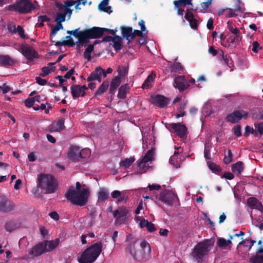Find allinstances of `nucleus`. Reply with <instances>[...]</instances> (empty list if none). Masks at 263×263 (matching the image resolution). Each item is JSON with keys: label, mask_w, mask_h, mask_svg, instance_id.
I'll list each match as a JSON object with an SVG mask.
<instances>
[{"label": "nucleus", "mask_w": 263, "mask_h": 263, "mask_svg": "<svg viewBox=\"0 0 263 263\" xmlns=\"http://www.w3.org/2000/svg\"><path fill=\"white\" fill-rule=\"evenodd\" d=\"M109 0H103L98 6V9L100 11L111 13L112 12V8L110 6H108Z\"/></svg>", "instance_id": "obj_28"}, {"label": "nucleus", "mask_w": 263, "mask_h": 263, "mask_svg": "<svg viewBox=\"0 0 263 263\" xmlns=\"http://www.w3.org/2000/svg\"><path fill=\"white\" fill-rule=\"evenodd\" d=\"M22 54L28 60H32L37 56V52L28 45H21L20 47Z\"/></svg>", "instance_id": "obj_11"}, {"label": "nucleus", "mask_w": 263, "mask_h": 263, "mask_svg": "<svg viewBox=\"0 0 263 263\" xmlns=\"http://www.w3.org/2000/svg\"><path fill=\"white\" fill-rule=\"evenodd\" d=\"M9 31L13 33H16V25L13 22H9L7 26Z\"/></svg>", "instance_id": "obj_58"}, {"label": "nucleus", "mask_w": 263, "mask_h": 263, "mask_svg": "<svg viewBox=\"0 0 263 263\" xmlns=\"http://www.w3.org/2000/svg\"><path fill=\"white\" fill-rule=\"evenodd\" d=\"M35 79L36 83L41 86H44L47 83V80L41 78L40 77H36Z\"/></svg>", "instance_id": "obj_64"}, {"label": "nucleus", "mask_w": 263, "mask_h": 263, "mask_svg": "<svg viewBox=\"0 0 263 263\" xmlns=\"http://www.w3.org/2000/svg\"><path fill=\"white\" fill-rule=\"evenodd\" d=\"M90 151L89 148H84L83 149H80L79 158L85 159L87 158L90 155Z\"/></svg>", "instance_id": "obj_45"}, {"label": "nucleus", "mask_w": 263, "mask_h": 263, "mask_svg": "<svg viewBox=\"0 0 263 263\" xmlns=\"http://www.w3.org/2000/svg\"><path fill=\"white\" fill-rule=\"evenodd\" d=\"M111 196L114 199H118V201L119 203H122L125 202L127 199V197L124 194H122V192L118 190H115L111 193Z\"/></svg>", "instance_id": "obj_29"}, {"label": "nucleus", "mask_w": 263, "mask_h": 263, "mask_svg": "<svg viewBox=\"0 0 263 263\" xmlns=\"http://www.w3.org/2000/svg\"><path fill=\"white\" fill-rule=\"evenodd\" d=\"M185 18L190 22L194 18V15L192 12L190 11V9H187L186 11V13L184 16Z\"/></svg>", "instance_id": "obj_63"}, {"label": "nucleus", "mask_w": 263, "mask_h": 263, "mask_svg": "<svg viewBox=\"0 0 263 263\" xmlns=\"http://www.w3.org/2000/svg\"><path fill=\"white\" fill-rule=\"evenodd\" d=\"M35 8V6L30 0H20L14 4L8 6L9 10L14 11L21 14L28 13Z\"/></svg>", "instance_id": "obj_5"}, {"label": "nucleus", "mask_w": 263, "mask_h": 263, "mask_svg": "<svg viewBox=\"0 0 263 263\" xmlns=\"http://www.w3.org/2000/svg\"><path fill=\"white\" fill-rule=\"evenodd\" d=\"M156 77V74L154 72H152L145 80L142 85V88L146 89L152 87V83L154 81Z\"/></svg>", "instance_id": "obj_26"}, {"label": "nucleus", "mask_w": 263, "mask_h": 263, "mask_svg": "<svg viewBox=\"0 0 263 263\" xmlns=\"http://www.w3.org/2000/svg\"><path fill=\"white\" fill-rule=\"evenodd\" d=\"M171 69L172 72H177L182 71L183 70V67L181 63L179 62H175L173 65H172Z\"/></svg>", "instance_id": "obj_47"}, {"label": "nucleus", "mask_w": 263, "mask_h": 263, "mask_svg": "<svg viewBox=\"0 0 263 263\" xmlns=\"http://www.w3.org/2000/svg\"><path fill=\"white\" fill-rule=\"evenodd\" d=\"M17 227V223L16 221L11 220L7 221L5 225L6 230L9 232H11Z\"/></svg>", "instance_id": "obj_35"}, {"label": "nucleus", "mask_w": 263, "mask_h": 263, "mask_svg": "<svg viewBox=\"0 0 263 263\" xmlns=\"http://www.w3.org/2000/svg\"><path fill=\"white\" fill-rule=\"evenodd\" d=\"M248 115V112L243 110H235L228 115L226 120L227 122L235 124L238 122L242 118L247 119Z\"/></svg>", "instance_id": "obj_8"}, {"label": "nucleus", "mask_w": 263, "mask_h": 263, "mask_svg": "<svg viewBox=\"0 0 263 263\" xmlns=\"http://www.w3.org/2000/svg\"><path fill=\"white\" fill-rule=\"evenodd\" d=\"M103 243H95L86 249L78 258L80 263H93L102 251Z\"/></svg>", "instance_id": "obj_3"}, {"label": "nucleus", "mask_w": 263, "mask_h": 263, "mask_svg": "<svg viewBox=\"0 0 263 263\" xmlns=\"http://www.w3.org/2000/svg\"><path fill=\"white\" fill-rule=\"evenodd\" d=\"M233 154L231 149L228 150V155H225L223 158V162L225 164H228L232 161Z\"/></svg>", "instance_id": "obj_50"}, {"label": "nucleus", "mask_w": 263, "mask_h": 263, "mask_svg": "<svg viewBox=\"0 0 263 263\" xmlns=\"http://www.w3.org/2000/svg\"><path fill=\"white\" fill-rule=\"evenodd\" d=\"M122 38L119 35H115L114 36L113 41V47L116 51H118L122 48Z\"/></svg>", "instance_id": "obj_31"}, {"label": "nucleus", "mask_w": 263, "mask_h": 263, "mask_svg": "<svg viewBox=\"0 0 263 263\" xmlns=\"http://www.w3.org/2000/svg\"><path fill=\"white\" fill-rule=\"evenodd\" d=\"M34 100L33 98H29L25 101V105L27 107H31L33 106Z\"/></svg>", "instance_id": "obj_61"}, {"label": "nucleus", "mask_w": 263, "mask_h": 263, "mask_svg": "<svg viewBox=\"0 0 263 263\" xmlns=\"http://www.w3.org/2000/svg\"><path fill=\"white\" fill-rule=\"evenodd\" d=\"M178 156H172L170 158V163L176 168H178L180 166V164L178 161Z\"/></svg>", "instance_id": "obj_51"}, {"label": "nucleus", "mask_w": 263, "mask_h": 263, "mask_svg": "<svg viewBox=\"0 0 263 263\" xmlns=\"http://www.w3.org/2000/svg\"><path fill=\"white\" fill-rule=\"evenodd\" d=\"M55 69V67H43L41 68V70L42 71V73L40 74V77H45L47 75H48L50 72H53Z\"/></svg>", "instance_id": "obj_37"}, {"label": "nucleus", "mask_w": 263, "mask_h": 263, "mask_svg": "<svg viewBox=\"0 0 263 263\" xmlns=\"http://www.w3.org/2000/svg\"><path fill=\"white\" fill-rule=\"evenodd\" d=\"M250 263H263V254H257L251 257L250 259Z\"/></svg>", "instance_id": "obj_40"}, {"label": "nucleus", "mask_w": 263, "mask_h": 263, "mask_svg": "<svg viewBox=\"0 0 263 263\" xmlns=\"http://www.w3.org/2000/svg\"><path fill=\"white\" fill-rule=\"evenodd\" d=\"M174 86L177 88L180 92L183 91L190 86L184 76H178L174 79Z\"/></svg>", "instance_id": "obj_14"}, {"label": "nucleus", "mask_w": 263, "mask_h": 263, "mask_svg": "<svg viewBox=\"0 0 263 263\" xmlns=\"http://www.w3.org/2000/svg\"><path fill=\"white\" fill-rule=\"evenodd\" d=\"M242 38L241 34L239 33L238 34L234 35V36H231L229 37L230 43L233 45L236 46L239 44Z\"/></svg>", "instance_id": "obj_38"}, {"label": "nucleus", "mask_w": 263, "mask_h": 263, "mask_svg": "<svg viewBox=\"0 0 263 263\" xmlns=\"http://www.w3.org/2000/svg\"><path fill=\"white\" fill-rule=\"evenodd\" d=\"M217 245L221 248L226 247L227 246V240L223 238H220L217 241Z\"/></svg>", "instance_id": "obj_62"}, {"label": "nucleus", "mask_w": 263, "mask_h": 263, "mask_svg": "<svg viewBox=\"0 0 263 263\" xmlns=\"http://www.w3.org/2000/svg\"><path fill=\"white\" fill-rule=\"evenodd\" d=\"M232 131L235 135L237 137L241 136V128L240 125H236L232 128Z\"/></svg>", "instance_id": "obj_54"}, {"label": "nucleus", "mask_w": 263, "mask_h": 263, "mask_svg": "<svg viewBox=\"0 0 263 263\" xmlns=\"http://www.w3.org/2000/svg\"><path fill=\"white\" fill-rule=\"evenodd\" d=\"M211 246V243H209V241L198 243L194 248L192 253V256L196 260L199 261L210 251Z\"/></svg>", "instance_id": "obj_6"}, {"label": "nucleus", "mask_w": 263, "mask_h": 263, "mask_svg": "<svg viewBox=\"0 0 263 263\" xmlns=\"http://www.w3.org/2000/svg\"><path fill=\"white\" fill-rule=\"evenodd\" d=\"M176 1V6L178 5H183L185 7L187 5H192V0H177Z\"/></svg>", "instance_id": "obj_55"}, {"label": "nucleus", "mask_w": 263, "mask_h": 263, "mask_svg": "<svg viewBox=\"0 0 263 263\" xmlns=\"http://www.w3.org/2000/svg\"><path fill=\"white\" fill-rule=\"evenodd\" d=\"M245 132L244 135L246 137H248L250 134H254L255 137H258V134L256 131H255L253 128L251 127L249 125H247L245 128Z\"/></svg>", "instance_id": "obj_46"}, {"label": "nucleus", "mask_w": 263, "mask_h": 263, "mask_svg": "<svg viewBox=\"0 0 263 263\" xmlns=\"http://www.w3.org/2000/svg\"><path fill=\"white\" fill-rule=\"evenodd\" d=\"M208 166L212 172L216 174L219 173L221 171L220 167L214 162H209Z\"/></svg>", "instance_id": "obj_42"}, {"label": "nucleus", "mask_w": 263, "mask_h": 263, "mask_svg": "<svg viewBox=\"0 0 263 263\" xmlns=\"http://www.w3.org/2000/svg\"><path fill=\"white\" fill-rule=\"evenodd\" d=\"M39 186L45 194L54 193L58 188V183L51 174H42L38 178Z\"/></svg>", "instance_id": "obj_4"}, {"label": "nucleus", "mask_w": 263, "mask_h": 263, "mask_svg": "<svg viewBox=\"0 0 263 263\" xmlns=\"http://www.w3.org/2000/svg\"><path fill=\"white\" fill-rule=\"evenodd\" d=\"M173 4L174 5V9L177 10L178 15L182 16L184 10L183 9L181 8V7L183 6V5H178L176 6V1H174Z\"/></svg>", "instance_id": "obj_56"}, {"label": "nucleus", "mask_w": 263, "mask_h": 263, "mask_svg": "<svg viewBox=\"0 0 263 263\" xmlns=\"http://www.w3.org/2000/svg\"><path fill=\"white\" fill-rule=\"evenodd\" d=\"M80 147L77 146H71L69 147L67 156L72 162L80 161L79 158Z\"/></svg>", "instance_id": "obj_18"}, {"label": "nucleus", "mask_w": 263, "mask_h": 263, "mask_svg": "<svg viewBox=\"0 0 263 263\" xmlns=\"http://www.w3.org/2000/svg\"><path fill=\"white\" fill-rule=\"evenodd\" d=\"M16 60L9 55L0 54V64L4 66H11L16 63Z\"/></svg>", "instance_id": "obj_21"}, {"label": "nucleus", "mask_w": 263, "mask_h": 263, "mask_svg": "<svg viewBox=\"0 0 263 263\" xmlns=\"http://www.w3.org/2000/svg\"><path fill=\"white\" fill-rule=\"evenodd\" d=\"M63 27L61 23H57L55 26L52 29L51 32L50 33V36H54L57 33L58 31L60 29H63Z\"/></svg>", "instance_id": "obj_52"}, {"label": "nucleus", "mask_w": 263, "mask_h": 263, "mask_svg": "<svg viewBox=\"0 0 263 263\" xmlns=\"http://www.w3.org/2000/svg\"><path fill=\"white\" fill-rule=\"evenodd\" d=\"M65 119L64 118L60 119L55 124V131H61L65 129V127L64 125Z\"/></svg>", "instance_id": "obj_43"}, {"label": "nucleus", "mask_w": 263, "mask_h": 263, "mask_svg": "<svg viewBox=\"0 0 263 263\" xmlns=\"http://www.w3.org/2000/svg\"><path fill=\"white\" fill-rule=\"evenodd\" d=\"M109 86V83L108 81H104L102 84L100 86V87L98 88L97 90L95 93V96H101L104 92H105Z\"/></svg>", "instance_id": "obj_36"}, {"label": "nucleus", "mask_w": 263, "mask_h": 263, "mask_svg": "<svg viewBox=\"0 0 263 263\" xmlns=\"http://www.w3.org/2000/svg\"><path fill=\"white\" fill-rule=\"evenodd\" d=\"M128 210L125 207H120L113 212V216L115 219V223L121 224L126 222Z\"/></svg>", "instance_id": "obj_9"}, {"label": "nucleus", "mask_w": 263, "mask_h": 263, "mask_svg": "<svg viewBox=\"0 0 263 263\" xmlns=\"http://www.w3.org/2000/svg\"><path fill=\"white\" fill-rule=\"evenodd\" d=\"M137 162L138 163V166L139 168V172H138V174H141L146 172L149 167L147 164L148 162H145L144 160L141 159Z\"/></svg>", "instance_id": "obj_34"}, {"label": "nucleus", "mask_w": 263, "mask_h": 263, "mask_svg": "<svg viewBox=\"0 0 263 263\" xmlns=\"http://www.w3.org/2000/svg\"><path fill=\"white\" fill-rule=\"evenodd\" d=\"M241 3V2L240 0H236V2L235 3V6H234V9H233L236 12H242L241 7L240 6Z\"/></svg>", "instance_id": "obj_59"}, {"label": "nucleus", "mask_w": 263, "mask_h": 263, "mask_svg": "<svg viewBox=\"0 0 263 263\" xmlns=\"http://www.w3.org/2000/svg\"><path fill=\"white\" fill-rule=\"evenodd\" d=\"M66 15L64 13L58 12L57 14V17L55 19V22L57 23H61L65 21Z\"/></svg>", "instance_id": "obj_53"}, {"label": "nucleus", "mask_w": 263, "mask_h": 263, "mask_svg": "<svg viewBox=\"0 0 263 263\" xmlns=\"http://www.w3.org/2000/svg\"><path fill=\"white\" fill-rule=\"evenodd\" d=\"M247 204L252 209H257L263 211V205L261 202L255 197H250L247 199Z\"/></svg>", "instance_id": "obj_20"}, {"label": "nucleus", "mask_w": 263, "mask_h": 263, "mask_svg": "<svg viewBox=\"0 0 263 263\" xmlns=\"http://www.w3.org/2000/svg\"><path fill=\"white\" fill-rule=\"evenodd\" d=\"M42 242L45 249L47 250V252H48L53 250L58 246L59 239L52 241L45 240Z\"/></svg>", "instance_id": "obj_25"}, {"label": "nucleus", "mask_w": 263, "mask_h": 263, "mask_svg": "<svg viewBox=\"0 0 263 263\" xmlns=\"http://www.w3.org/2000/svg\"><path fill=\"white\" fill-rule=\"evenodd\" d=\"M152 103L160 108H164L167 106L170 102V99L161 95H157L151 97Z\"/></svg>", "instance_id": "obj_15"}, {"label": "nucleus", "mask_w": 263, "mask_h": 263, "mask_svg": "<svg viewBox=\"0 0 263 263\" xmlns=\"http://www.w3.org/2000/svg\"><path fill=\"white\" fill-rule=\"evenodd\" d=\"M121 82V78L119 76H116L114 78L110 83L109 87V93L111 95L115 94L116 90L120 85Z\"/></svg>", "instance_id": "obj_23"}, {"label": "nucleus", "mask_w": 263, "mask_h": 263, "mask_svg": "<svg viewBox=\"0 0 263 263\" xmlns=\"http://www.w3.org/2000/svg\"><path fill=\"white\" fill-rule=\"evenodd\" d=\"M154 155V151L151 149L147 151L144 156L142 158V160H144L145 162H149L152 160L153 157Z\"/></svg>", "instance_id": "obj_49"}, {"label": "nucleus", "mask_w": 263, "mask_h": 263, "mask_svg": "<svg viewBox=\"0 0 263 263\" xmlns=\"http://www.w3.org/2000/svg\"><path fill=\"white\" fill-rule=\"evenodd\" d=\"M71 93L73 99L78 98L79 97H85L86 95L85 91L81 90V86L77 84H73L70 87Z\"/></svg>", "instance_id": "obj_19"}, {"label": "nucleus", "mask_w": 263, "mask_h": 263, "mask_svg": "<svg viewBox=\"0 0 263 263\" xmlns=\"http://www.w3.org/2000/svg\"><path fill=\"white\" fill-rule=\"evenodd\" d=\"M243 168V163L242 161H238L232 165V171L237 175L240 174Z\"/></svg>", "instance_id": "obj_32"}, {"label": "nucleus", "mask_w": 263, "mask_h": 263, "mask_svg": "<svg viewBox=\"0 0 263 263\" xmlns=\"http://www.w3.org/2000/svg\"><path fill=\"white\" fill-rule=\"evenodd\" d=\"M120 30L123 37L127 40H132L133 29L131 27L121 26Z\"/></svg>", "instance_id": "obj_24"}, {"label": "nucleus", "mask_w": 263, "mask_h": 263, "mask_svg": "<svg viewBox=\"0 0 263 263\" xmlns=\"http://www.w3.org/2000/svg\"><path fill=\"white\" fill-rule=\"evenodd\" d=\"M219 55H220L224 61V63L227 64V65L231 68L230 71L233 70V68L234 67V63L232 60V58L230 57L229 54H224L223 51L221 50L219 53Z\"/></svg>", "instance_id": "obj_27"}, {"label": "nucleus", "mask_w": 263, "mask_h": 263, "mask_svg": "<svg viewBox=\"0 0 263 263\" xmlns=\"http://www.w3.org/2000/svg\"><path fill=\"white\" fill-rule=\"evenodd\" d=\"M168 129H173L177 135L181 138L187 137V127L180 123H171L167 127Z\"/></svg>", "instance_id": "obj_10"}, {"label": "nucleus", "mask_w": 263, "mask_h": 263, "mask_svg": "<svg viewBox=\"0 0 263 263\" xmlns=\"http://www.w3.org/2000/svg\"><path fill=\"white\" fill-rule=\"evenodd\" d=\"M109 192L106 187H101L97 193L98 201L104 202L109 198Z\"/></svg>", "instance_id": "obj_22"}, {"label": "nucleus", "mask_w": 263, "mask_h": 263, "mask_svg": "<svg viewBox=\"0 0 263 263\" xmlns=\"http://www.w3.org/2000/svg\"><path fill=\"white\" fill-rule=\"evenodd\" d=\"M126 242L128 243L127 247H128L132 243H134V246H136L137 245H139L138 240L137 238H134L132 234H129L127 236Z\"/></svg>", "instance_id": "obj_44"}, {"label": "nucleus", "mask_w": 263, "mask_h": 263, "mask_svg": "<svg viewBox=\"0 0 263 263\" xmlns=\"http://www.w3.org/2000/svg\"><path fill=\"white\" fill-rule=\"evenodd\" d=\"M14 207V204L7 197L0 196V212H9L12 211Z\"/></svg>", "instance_id": "obj_13"}, {"label": "nucleus", "mask_w": 263, "mask_h": 263, "mask_svg": "<svg viewBox=\"0 0 263 263\" xmlns=\"http://www.w3.org/2000/svg\"><path fill=\"white\" fill-rule=\"evenodd\" d=\"M45 252H47V250L45 249L43 242H42L34 246L31 250L28 252V254L30 258H33L39 256Z\"/></svg>", "instance_id": "obj_17"}, {"label": "nucleus", "mask_w": 263, "mask_h": 263, "mask_svg": "<svg viewBox=\"0 0 263 263\" xmlns=\"http://www.w3.org/2000/svg\"><path fill=\"white\" fill-rule=\"evenodd\" d=\"M126 251L134 260L138 262H144L151 258V247L145 240L136 246H134V243H131L126 247Z\"/></svg>", "instance_id": "obj_1"}, {"label": "nucleus", "mask_w": 263, "mask_h": 263, "mask_svg": "<svg viewBox=\"0 0 263 263\" xmlns=\"http://www.w3.org/2000/svg\"><path fill=\"white\" fill-rule=\"evenodd\" d=\"M177 195L170 191L165 190L160 193L159 199L165 204L171 205L173 204Z\"/></svg>", "instance_id": "obj_12"}, {"label": "nucleus", "mask_w": 263, "mask_h": 263, "mask_svg": "<svg viewBox=\"0 0 263 263\" xmlns=\"http://www.w3.org/2000/svg\"><path fill=\"white\" fill-rule=\"evenodd\" d=\"M101 28L99 27H93L91 28L84 30L83 35L84 37V46L89 42L90 39H99L102 37Z\"/></svg>", "instance_id": "obj_7"}, {"label": "nucleus", "mask_w": 263, "mask_h": 263, "mask_svg": "<svg viewBox=\"0 0 263 263\" xmlns=\"http://www.w3.org/2000/svg\"><path fill=\"white\" fill-rule=\"evenodd\" d=\"M100 76L97 67L96 68L95 70L92 71L89 77L87 78V82H91L92 81L96 80L97 79H99V76Z\"/></svg>", "instance_id": "obj_41"}, {"label": "nucleus", "mask_w": 263, "mask_h": 263, "mask_svg": "<svg viewBox=\"0 0 263 263\" xmlns=\"http://www.w3.org/2000/svg\"><path fill=\"white\" fill-rule=\"evenodd\" d=\"M16 32H18V34L20 35L21 38L24 39H26L28 38V36L25 34L24 30L21 26H17Z\"/></svg>", "instance_id": "obj_57"}, {"label": "nucleus", "mask_w": 263, "mask_h": 263, "mask_svg": "<svg viewBox=\"0 0 263 263\" xmlns=\"http://www.w3.org/2000/svg\"><path fill=\"white\" fill-rule=\"evenodd\" d=\"M97 43V41H95L93 44H90L85 50L84 52V57L87 61H90L91 59V53L94 50V45Z\"/></svg>", "instance_id": "obj_33"}, {"label": "nucleus", "mask_w": 263, "mask_h": 263, "mask_svg": "<svg viewBox=\"0 0 263 263\" xmlns=\"http://www.w3.org/2000/svg\"><path fill=\"white\" fill-rule=\"evenodd\" d=\"M129 87L127 84L122 85L119 88L118 98L124 99L126 97L127 93L128 92Z\"/></svg>", "instance_id": "obj_30"}, {"label": "nucleus", "mask_w": 263, "mask_h": 263, "mask_svg": "<svg viewBox=\"0 0 263 263\" xmlns=\"http://www.w3.org/2000/svg\"><path fill=\"white\" fill-rule=\"evenodd\" d=\"M89 191L88 189H83L81 191H76L70 189L65 194V197L73 204L79 206L85 205L88 200Z\"/></svg>", "instance_id": "obj_2"}, {"label": "nucleus", "mask_w": 263, "mask_h": 263, "mask_svg": "<svg viewBox=\"0 0 263 263\" xmlns=\"http://www.w3.org/2000/svg\"><path fill=\"white\" fill-rule=\"evenodd\" d=\"M80 28H77L73 30H68L67 33L70 35H73L75 37L78 38L77 48H80V45H84V37L83 35L84 32V30L83 31H79Z\"/></svg>", "instance_id": "obj_16"}, {"label": "nucleus", "mask_w": 263, "mask_h": 263, "mask_svg": "<svg viewBox=\"0 0 263 263\" xmlns=\"http://www.w3.org/2000/svg\"><path fill=\"white\" fill-rule=\"evenodd\" d=\"M117 71L118 72V76L120 78L124 77L128 72V67L126 66H119Z\"/></svg>", "instance_id": "obj_39"}, {"label": "nucleus", "mask_w": 263, "mask_h": 263, "mask_svg": "<svg viewBox=\"0 0 263 263\" xmlns=\"http://www.w3.org/2000/svg\"><path fill=\"white\" fill-rule=\"evenodd\" d=\"M255 127L257 128V134H259L260 136L263 135V122H260L257 124L254 125Z\"/></svg>", "instance_id": "obj_60"}, {"label": "nucleus", "mask_w": 263, "mask_h": 263, "mask_svg": "<svg viewBox=\"0 0 263 263\" xmlns=\"http://www.w3.org/2000/svg\"><path fill=\"white\" fill-rule=\"evenodd\" d=\"M135 159L134 158H130L125 159L124 160L120 162L122 166H124L125 168L129 167L134 162Z\"/></svg>", "instance_id": "obj_48"}]
</instances>
